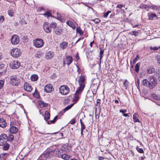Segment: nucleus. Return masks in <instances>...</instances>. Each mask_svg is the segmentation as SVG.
Here are the masks:
<instances>
[{"label":"nucleus","mask_w":160,"mask_h":160,"mask_svg":"<svg viewBox=\"0 0 160 160\" xmlns=\"http://www.w3.org/2000/svg\"><path fill=\"white\" fill-rule=\"evenodd\" d=\"M149 88L152 89L155 87L157 84V79L155 77L150 76L148 78Z\"/></svg>","instance_id":"1"},{"label":"nucleus","mask_w":160,"mask_h":160,"mask_svg":"<svg viewBox=\"0 0 160 160\" xmlns=\"http://www.w3.org/2000/svg\"><path fill=\"white\" fill-rule=\"evenodd\" d=\"M21 50L17 48H14L12 49L11 52V55L13 57L18 58L21 54Z\"/></svg>","instance_id":"2"},{"label":"nucleus","mask_w":160,"mask_h":160,"mask_svg":"<svg viewBox=\"0 0 160 160\" xmlns=\"http://www.w3.org/2000/svg\"><path fill=\"white\" fill-rule=\"evenodd\" d=\"M10 84L13 86L18 85L19 83V79L16 75H12L10 78Z\"/></svg>","instance_id":"3"},{"label":"nucleus","mask_w":160,"mask_h":160,"mask_svg":"<svg viewBox=\"0 0 160 160\" xmlns=\"http://www.w3.org/2000/svg\"><path fill=\"white\" fill-rule=\"evenodd\" d=\"M60 93L63 95L68 94L69 91L68 87L66 85H62L59 88Z\"/></svg>","instance_id":"4"},{"label":"nucleus","mask_w":160,"mask_h":160,"mask_svg":"<svg viewBox=\"0 0 160 160\" xmlns=\"http://www.w3.org/2000/svg\"><path fill=\"white\" fill-rule=\"evenodd\" d=\"M33 43L36 47L40 48L43 46L44 42L41 39L37 38L34 41Z\"/></svg>","instance_id":"5"},{"label":"nucleus","mask_w":160,"mask_h":160,"mask_svg":"<svg viewBox=\"0 0 160 160\" xmlns=\"http://www.w3.org/2000/svg\"><path fill=\"white\" fill-rule=\"evenodd\" d=\"M85 81V76H81L78 79V82L80 85V87L78 88L81 89H80L83 90L84 87V83Z\"/></svg>","instance_id":"6"},{"label":"nucleus","mask_w":160,"mask_h":160,"mask_svg":"<svg viewBox=\"0 0 160 160\" xmlns=\"http://www.w3.org/2000/svg\"><path fill=\"white\" fill-rule=\"evenodd\" d=\"M20 65V62L18 61H13L9 64L10 67L12 69H15L19 68Z\"/></svg>","instance_id":"7"},{"label":"nucleus","mask_w":160,"mask_h":160,"mask_svg":"<svg viewBox=\"0 0 160 160\" xmlns=\"http://www.w3.org/2000/svg\"><path fill=\"white\" fill-rule=\"evenodd\" d=\"M43 27L45 32L48 33H50L51 32L52 29H51L49 24L48 22H44Z\"/></svg>","instance_id":"8"},{"label":"nucleus","mask_w":160,"mask_h":160,"mask_svg":"<svg viewBox=\"0 0 160 160\" xmlns=\"http://www.w3.org/2000/svg\"><path fill=\"white\" fill-rule=\"evenodd\" d=\"M8 136L5 134L0 135V145H3L8 141Z\"/></svg>","instance_id":"9"},{"label":"nucleus","mask_w":160,"mask_h":160,"mask_svg":"<svg viewBox=\"0 0 160 160\" xmlns=\"http://www.w3.org/2000/svg\"><path fill=\"white\" fill-rule=\"evenodd\" d=\"M19 37L16 35H13L11 38L12 43L13 45H16L19 42Z\"/></svg>","instance_id":"10"},{"label":"nucleus","mask_w":160,"mask_h":160,"mask_svg":"<svg viewBox=\"0 0 160 160\" xmlns=\"http://www.w3.org/2000/svg\"><path fill=\"white\" fill-rule=\"evenodd\" d=\"M78 88L77 90L76 91L73 99L74 101L77 102L78 101L79 98V95L81 93L82 91V90Z\"/></svg>","instance_id":"11"},{"label":"nucleus","mask_w":160,"mask_h":160,"mask_svg":"<svg viewBox=\"0 0 160 160\" xmlns=\"http://www.w3.org/2000/svg\"><path fill=\"white\" fill-rule=\"evenodd\" d=\"M159 96L155 94H152L149 97L150 99L154 102L158 101L159 98Z\"/></svg>","instance_id":"12"},{"label":"nucleus","mask_w":160,"mask_h":160,"mask_svg":"<svg viewBox=\"0 0 160 160\" xmlns=\"http://www.w3.org/2000/svg\"><path fill=\"white\" fill-rule=\"evenodd\" d=\"M44 90L47 92L50 93L53 90V88L52 85L50 84H48L44 87Z\"/></svg>","instance_id":"13"},{"label":"nucleus","mask_w":160,"mask_h":160,"mask_svg":"<svg viewBox=\"0 0 160 160\" xmlns=\"http://www.w3.org/2000/svg\"><path fill=\"white\" fill-rule=\"evenodd\" d=\"M24 89L26 91L28 92H30L32 91V88L29 84L25 82L24 84Z\"/></svg>","instance_id":"14"},{"label":"nucleus","mask_w":160,"mask_h":160,"mask_svg":"<svg viewBox=\"0 0 160 160\" xmlns=\"http://www.w3.org/2000/svg\"><path fill=\"white\" fill-rule=\"evenodd\" d=\"M54 53L51 51H49L47 52L45 54V57L47 59H51L54 56Z\"/></svg>","instance_id":"15"},{"label":"nucleus","mask_w":160,"mask_h":160,"mask_svg":"<svg viewBox=\"0 0 160 160\" xmlns=\"http://www.w3.org/2000/svg\"><path fill=\"white\" fill-rule=\"evenodd\" d=\"M68 42H67L63 41L60 44L59 47L61 50L66 49L68 46Z\"/></svg>","instance_id":"16"},{"label":"nucleus","mask_w":160,"mask_h":160,"mask_svg":"<svg viewBox=\"0 0 160 160\" xmlns=\"http://www.w3.org/2000/svg\"><path fill=\"white\" fill-rule=\"evenodd\" d=\"M96 80H95L94 81H93L91 86V88H92V90L95 91L97 89L98 86V83H95V81ZM97 80L98 81V80Z\"/></svg>","instance_id":"17"},{"label":"nucleus","mask_w":160,"mask_h":160,"mask_svg":"<svg viewBox=\"0 0 160 160\" xmlns=\"http://www.w3.org/2000/svg\"><path fill=\"white\" fill-rule=\"evenodd\" d=\"M18 129L14 126L10 125V128H9V131L11 133H15L18 131Z\"/></svg>","instance_id":"18"},{"label":"nucleus","mask_w":160,"mask_h":160,"mask_svg":"<svg viewBox=\"0 0 160 160\" xmlns=\"http://www.w3.org/2000/svg\"><path fill=\"white\" fill-rule=\"evenodd\" d=\"M73 105V104H71L66 107L64 109L60 112V114H61V115H62L65 112L70 109L72 107Z\"/></svg>","instance_id":"19"},{"label":"nucleus","mask_w":160,"mask_h":160,"mask_svg":"<svg viewBox=\"0 0 160 160\" xmlns=\"http://www.w3.org/2000/svg\"><path fill=\"white\" fill-rule=\"evenodd\" d=\"M7 125L6 121L4 120L3 118L0 119V127L2 128H4Z\"/></svg>","instance_id":"20"},{"label":"nucleus","mask_w":160,"mask_h":160,"mask_svg":"<svg viewBox=\"0 0 160 160\" xmlns=\"http://www.w3.org/2000/svg\"><path fill=\"white\" fill-rule=\"evenodd\" d=\"M148 19L149 20H152L155 18H157V15L155 14H154L152 12L148 13Z\"/></svg>","instance_id":"21"},{"label":"nucleus","mask_w":160,"mask_h":160,"mask_svg":"<svg viewBox=\"0 0 160 160\" xmlns=\"http://www.w3.org/2000/svg\"><path fill=\"white\" fill-rule=\"evenodd\" d=\"M63 153V150L62 149L58 148L56 150V154L58 157H60Z\"/></svg>","instance_id":"22"},{"label":"nucleus","mask_w":160,"mask_h":160,"mask_svg":"<svg viewBox=\"0 0 160 160\" xmlns=\"http://www.w3.org/2000/svg\"><path fill=\"white\" fill-rule=\"evenodd\" d=\"M139 115L137 113H135L133 116V119L134 122H139L140 121L138 119Z\"/></svg>","instance_id":"23"},{"label":"nucleus","mask_w":160,"mask_h":160,"mask_svg":"<svg viewBox=\"0 0 160 160\" xmlns=\"http://www.w3.org/2000/svg\"><path fill=\"white\" fill-rule=\"evenodd\" d=\"M72 58L70 56L67 57L65 58L66 64L68 65H69L72 62Z\"/></svg>","instance_id":"24"},{"label":"nucleus","mask_w":160,"mask_h":160,"mask_svg":"<svg viewBox=\"0 0 160 160\" xmlns=\"http://www.w3.org/2000/svg\"><path fill=\"white\" fill-rule=\"evenodd\" d=\"M43 53L41 51H38L35 54V56L37 59H40L42 56Z\"/></svg>","instance_id":"25"},{"label":"nucleus","mask_w":160,"mask_h":160,"mask_svg":"<svg viewBox=\"0 0 160 160\" xmlns=\"http://www.w3.org/2000/svg\"><path fill=\"white\" fill-rule=\"evenodd\" d=\"M60 157L65 160H69L70 158V156L65 153H63Z\"/></svg>","instance_id":"26"},{"label":"nucleus","mask_w":160,"mask_h":160,"mask_svg":"<svg viewBox=\"0 0 160 160\" xmlns=\"http://www.w3.org/2000/svg\"><path fill=\"white\" fill-rule=\"evenodd\" d=\"M147 71L148 73L152 74L155 72V69L152 66L148 67L147 69Z\"/></svg>","instance_id":"27"},{"label":"nucleus","mask_w":160,"mask_h":160,"mask_svg":"<svg viewBox=\"0 0 160 160\" xmlns=\"http://www.w3.org/2000/svg\"><path fill=\"white\" fill-rule=\"evenodd\" d=\"M50 114L49 112L48 111H46L45 112V116L44 119L46 121H47V120H48L50 118Z\"/></svg>","instance_id":"28"},{"label":"nucleus","mask_w":160,"mask_h":160,"mask_svg":"<svg viewBox=\"0 0 160 160\" xmlns=\"http://www.w3.org/2000/svg\"><path fill=\"white\" fill-rule=\"evenodd\" d=\"M63 148L64 150L66 152H68L71 149V146L68 144H65L63 146Z\"/></svg>","instance_id":"29"},{"label":"nucleus","mask_w":160,"mask_h":160,"mask_svg":"<svg viewBox=\"0 0 160 160\" xmlns=\"http://www.w3.org/2000/svg\"><path fill=\"white\" fill-rule=\"evenodd\" d=\"M8 154L7 153H0V160H5Z\"/></svg>","instance_id":"30"},{"label":"nucleus","mask_w":160,"mask_h":160,"mask_svg":"<svg viewBox=\"0 0 160 160\" xmlns=\"http://www.w3.org/2000/svg\"><path fill=\"white\" fill-rule=\"evenodd\" d=\"M139 8L141 9H145L147 11H148L150 7L147 5L142 4L140 6Z\"/></svg>","instance_id":"31"},{"label":"nucleus","mask_w":160,"mask_h":160,"mask_svg":"<svg viewBox=\"0 0 160 160\" xmlns=\"http://www.w3.org/2000/svg\"><path fill=\"white\" fill-rule=\"evenodd\" d=\"M66 23L68 26L72 27V29H74L75 28V26L72 22L68 21Z\"/></svg>","instance_id":"32"},{"label":"nucleus","mask_w":160,"mask_h":160,"mask_svg":"<svg viewBox=\"0 0 160 160\" xmlns=\"http://www.w3.org/2000/svg\"><path fill=\"white\" fill-rule=\"evenodd\" d=\"M48 152H44V153L42 154L41 155V157L43 159H46L50 157L48 155Z\"/></svg>","instance_id":"33"},{"label":"nucleus","mask_w":160,"mask_h":160,"mask_svg":"<svg viewBox=\"0 0 160 160\" xmlns=\"http://www.w3.org/2000/svg\"><path fill=\"white\" fill-rule=\"evenodd\" d=\"M38 76L36 74H33L31 77V79L32 81H36L38 80Z\"/></svg>","instance_id":"34"},{"label":"nucleus","mask_w":160,"mask_h":160,"mask_svg":"<svg viewBox=\"0 0 160 160\" xmlns=\"http://www.w3.org/2000/svg\"><path fill=\"white\" fill-rule=\"evenodd\" d=\"M100 49V52L99 53V61L100 63H101V59L102 57V55L104 53V50L102 48H99Z\"/></svg>","instance_id":"35"},{"label":"nucleus","mask_w":160,"mask_h":160,"mask_svg":"<svg viewBox=\"0 0 160 160\" xmlns=\"http://www.w3.org/2000/svg\"><path fill=\"white\" fill-rule=\"evenodd\" d=\"M54 31L55 33L57 35H60L62 32V29L58 27L55 28Z\"/></svg>","instance_id":"36"},{"label":"nucleus","mask_w":160,"mask_h":160,"mask_svg":"<svg viewBox=\"0 0 160 160\" xmlns=\"http://www.w3.org/2000/svg\"><path fill=\"white\" fill-rule=\"evenodd\" d=\"M148 79L147 80V79H144L142 81L143 85L146 87H147L149 88V83Z\"/></svg>","instance_id":"37"},{"label":"nucleus","mask_w":160,"mask_h":160,"mask_svg":"<svg viewBox=\"0 0 160 160\" xmlns=\"http://www.w3.org/2000/svg\"><path fill=\"white\" fill-rule=\"evenodd\" d=\"M57 118L58 116H56L54 117V119L53 120L49 121H46V122L47 124H49L51 123H54L56 121Z\"/></svg>","instance_id":"38"},{"label":"nucleus","mask_w":160,"mask_h":160,"mask_svg":"<svg viewBox=\"0 0 160 160\" xmlns=\"http://www.w3.org/2000/svg\"><path fill=\"white\" fill-rule=\"evenodd\" d=\"M76 31L77 33L79 34L80 35H81L83 34V32L81 30L80 27H77L76 29Z\"/></svg>","instance_id":"39"},{"label":"nucleus","mask_w":160,"mask_h":160,"mask_svg":"<svg viewBox=\"0 0 160 160\" xmlns=\"http://www.w3.org/2000/svg\"><path fill=\"white\" fill-rule=\"evenodd\" d=\"M8 140L10 142L13 140L14 139V136L12 134H9L8 136Z\"/></svg>","instance_id":"40"},{"label":"nucleus","mask_w":160,"mask_h":160,"mask_svg":"<svg viewBox=\"0 0 160 160\" xmlns=\"http://www.w3.org/2000/svg\"><path fill=\"white\" fill-rule=\"evenodd\" d=\"M2 146L3 149L5 150H8L9 148V145L8 143H5Z\"/></svg>","instance_id":"41"},{"label":"nucleus","mask_w":160,"mask_h":160,"mask_svg":"<svg viewBox=\"0 0 160 160\" xmlns=\"http://www.w3.org/2000/svg\"><path fill=\"white\" fill-rule=\"evenodd\" d=\"M51 29L55 28H56L57 24L55 22H52L51 24H49Z\"/></svg>","instance_id":"42"},{"label":"nucleus","mask_w":160,"mask_h":160,"mask_svg":"<svg viewBox=\"0 0 160 160\" xmlns=\"http://www.w3.org/2000/svg\"><path fill=\"white\" fill-rule=\"evenodd\" d=\"M140 66V63H137L135 66V71L136 72H138Z\"/></svg>","instance_id":"43"},{"label":"nucleus","mask_w":160,"mask_h":160,"mask_svg":"<svg viewBox=\"0 0 160 160\" xmlns=\"http://www.w3.org/2000/svg\"><path fill=\"white\" fill-rule=\"evenodd\" d=\"M54 151L53 150H50V149L49 150L48 152V155L50 157L52 156L54 153Z\"/></svg>","instance_id":"44"},{"label":"nucleus","mask_w":160,"mask_h":160,"mask_svg":"<svg viewBox=\"0 0 160 160\" xmlns=\"http://www.w3.org/2000/svg\"><path fill=\"white\" fill-rule=\"evenodd\" d=\"M34 97L36 98H38L39 97V95L38 92L36 90L33 94Z\"/></svg>","instance_id":"45"},{"label":"nucleus","mask_w":160,"mask_h":160,"mask_svg":"<svg viewBox=\"0 0 160 160\" xmlns=\"http://www.w3.org/2000/svg\"><path fill=\"white\" fill-rule=\"evenodd\" d=\"M130 34L132 35H134L135 36H138V33L136 31H133L130 33Z\"/></svg>","instance_id":"46"},{"label":"nucleus","mask_w":160,"mask_h":160,"mask_svg":"<svg viewBox=\"0 0 160 160\" xmlns=\"http://www.w3.org/2000/svg\"><path fill=\"white\" fill-rule=\"evenodd\" d=\"M137 150L140 153H143L144 152L142 148H139L138 146L136 148Z\"/></svg>","instance_id":"47"},{"label":"nucleus","mask_w":160,"mask_h":160,"mask_svg":"<svg viewBox=\"0 0 160 160\" xmlns=\"http://www.w3.org/2000/svg\"><path fill=\"white\" fill-rule=\"evenodd\" d=\"M150 49L151 50H157L159 49H160V46L158 47H150Z\"/></svg>","instance_id":"48"},{"label":"nucleus","mask_w":160,"mask_h":160,"mask_svg":"<svg viewBox=\"0 0 160 160\" xmlns=\"http://www.w3.org/2000/svg\"><path fill=\"white\" fill-rule=\"evenodd\" d=\"M39 104L41 105V107H42L43 108L46 107L48 106L47 103L41 102L39 103Z\"/></svg>","instance_id":"49"},{"label":"nucleus","mask_w":160,"mask_h":160,"mask_svg":"<svg viewBox=\"0 0 160 160\" xmlns=\"http://www.w3.org/2000/svg\"><path fill=\"white\" fill-rule=\"evenodd\" d=\"M155 59L157 60L158 63L160 64V56L158 55H156Z\"/></svg>","instance_id":"50"},{"label":"nucleus","mask_w":160,"mask_h":160,"mask_svg":"<svg viewBox=\"0 0 160 160\" xmlns=\"http://www.w3.org/2000/svg\"><path fill=\"white\" fill-rule=\"evenodd\" d=\"M92 20L96 23H98L100 22V20L98 18H95Z\"/></svg>","instance_id":"51"},{"label":"nucleus","mask_w":160,"mask_h":160,"mask_svg":"<svg viewBox=\"0 0 160 160\" xmlns=\"http://www.w3.org/2000/svg\"><path fill=\"white\" fill-rule=\"evenodd\" d=\"M76 122L75 118H73L69 122V123L71 124H73Z\"/></svg>","instance_id":"52"},{"label":"nucleus","mask_w":160,"mask_h":160,"mask_svg":"<svg viewBox=\"0 0 160 160\" xmlns=\"http://www.w3.org/2000/svg\"><path fill=\"white\" fill-rule=\"evenodd\" d=\"M4 84V82L3 80H0V89L3 86Z\"/></svg>","instance_id":"53"},{"label":"nucleus","mask_w":160,"mask_h":160,"mask_svg":"<svg viewBox=\"0 0 160 160\" xmlns=\"http://www.w3.org/2000/svg\"><path fill=\"white\" fill-rule=\"evenodd\" d=\"M111 12L110 11H108L104 13V17L106 18L107 17L108 14L110 13Z\"/></svg>","instance_id":"54"},{"label":"nucleus","mask_w":160,"mask_h":160,"mask_svg":"<svg viewBox=\"0 0 160 160\" xmlns=\"http://www.w3.org/2000/svg\"><path fill=\"white\" fill-rule=\"evenodd\" d=\"M4 20V18L3 16L1 15L0 16V22H2Z\"/></svg>","instance_id":"55"},{"label":"nucleus","mask_w":160,"mask_h":160,"mask_svg":"<svg viewBox=\"0 0 160 160\" xmlns=\"http://www.w3.org/2000/svg\"><path fill=\"white\" fill-rule=\"evenodd\" d=\"M43 15L45 16H46L47 17H48L51 15L50 13L48 12H47L44 14H43Z\"/></svg>","instance_id":"56"},{"label":"nucleus","mask_w":160,"mask_h":160,"mask_svg":"<svg viewBox=\"0 0 160 160\" xmlns=\"http://www.w3.org/2000/svg\"><path fill=\"white\" fill-rule=\"evenodd\" d=\"M128 84V81L127 80H126L125 81V82L123 83V85H124V86H125V87L126 88H127V87Z\"/></svg>","instance_id":"57"},{"label":"nucleus","mask_w":160,"mask_h":160,"mask_svg":"<svg viewBox=\"0 0 160 160\" xmlns=\"http://www.w3.org/2000/svg\"><path fill=\"white\" fill-rule=\"evenodd\" d=\"M138 58V55L137 56L136 58L134 60H133L132 62L133 63H135L136 62H137V60Z\"/></svg>","instance_id":"58"},{"label":"nucleus","mask_w":160,"mask_h":160,"mask_svg":"<svg viewBox=\"0 0 160 160\" xmlns=\"http://www.w3.org/2000/svg\"><path fill=\"white\" fill-rule=\"evenodd\" d=\"M20 22L22 24H25V21L24 19H22L20 21Z\"/></svg>","instance_id":"59"},{"label":"nucleus","mask_w":160,"mask_h":160,"mask_svg":"<svg viewBox=\"0 0 160 160\" xmlns=\"http://www.w3.org/2000/svg\"><path fill=\"white\" fill-rule=\"evenodd\" d=\"M100 99H98L97 100V106H100Z\"/></svg>","instance_id":"60"},{"label":"nucleus","mask_w":160,"mask_h":160,"mask_svg":"<svg viewBox=\"0 0 160 160\" xmlns=\"http://www.w3.org/2000/svg\"><path fill=\"white\" fill-rule=\"evenodd\" d=\"M8 13L9 15L11 17L13 16V12H11V11H9L8 12Z\"/></svg>","instance_id":"61"},{"label":"nucleus","mask_w":160,"mask_h":160,"mask_svg":"<svg viewBox=\"0 0 160 160\" xmlns=\"http://www.w3.org/2000/svg\"><path fill=\"white\" fill-rule=\"evenodd\" d=\"M81 130H83L85 129V126L84 124L81 125Z\"/></svg>","instance_id":"62"},{"label":"nucleus","mask_w":160,"mask_h":160,"mask_svg":"<svg viewBox=\"0 0 160 160\" xmlns=\"http://www.w3.org/2000/svg\"><path fill=\"white\" fill-rule=\"evenodd\" d=\"M4 65L3 64H0V70L3 69L4 67Z\"/></svg>","instance_id":"63"},{"label":"nucleus","mask_w":160,"mask_h":160,"mask_svg":"<svg viewBox=\"0 0 160 160\" xmlns=\"http://www.w3.org/2000/svg\"><path fill=\"white\" fill-rule=\"evenodd\" d=\"M123 7V5L122 4L118 5L117 6V8H121Z\"/></svg>","instance_id":"64"}]
</instances>
